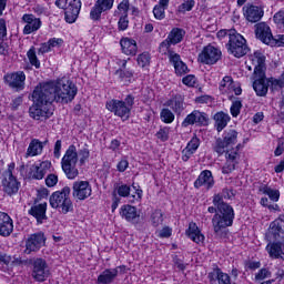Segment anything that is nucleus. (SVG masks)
Wrapping results in <instances>:
<instances>
[{"label": "nucleus", "instance_id": "obj_1", "mask_svg": "<svg viewBox=\"0 0 284 284\" xmlns=\"http://www.w3.org/2000/svg\"><path fill=\"white\" fill-rule=\"evenodd\" d=\"M78 92L77 84L65 78L40 83L33 90V104L29 109V116L34 121H48L54 114L52 103H72Z\"/></svg>", "mask_w": 284, "mask_h": 284}, {"label": "nucleus", "instance_id": "obj_2", "mask_svg": "<svg viewBox=\"0 0 284 284\" xmlns=\"http://www.w3.org/2000/svg\"><path fill=\"white\" fill-rule=\"evenodd\" d=\"M213 205L217 209V213L212 219V225L216 236H221V233L226 227H232L234 223V207L224 201H221V196H213Z\"/></svg>", "mask_w": 284, "mask_h": 284}, {"label": "nucleus", "instance_id": "obj_3", "mask_svg": "<svg viewBox=\"0 0 284 284\" xmlns=\"http://www.w3.org/2000/svg\"><path fill=\"white\" fill-rule=\"evenodd\" d=\"M251 61L254 65L252 75L253 90L257 97H266L270 90V81L265 75V55L261 51H256L251 55Z\"/></svg>", "mask_w": 284, "mask_h": 284}, {"label": "nucleus", "instance_id": "obj_4", "mask_svg": "<svg viewBox=\"0 0 284 284\" xmlns=\"http://www.w3.org/2000/svg\"><path fill=\"white\" fill-rule=\"evenodd\" d=\"M70 186H64L61 191L53 192L49 197V204L53 210H58L60 214L73 212L74 205L70 199Z\"/></svg>", "mask_w": 284, "mask_h": 284}, {"label": "nucleus", "instance_id": "obj_5", "mask_svg": "<svg viewBox=\"0 0 284 284\" xmlns=\"http://www.w3.org/2000/svg\"><path fill=\"white\" fill-rule=\"evenodd\" d=\"M134 106V95L129 94L123 100H110L106 102V110L109 112H113L115 116H120L123 121H128L130 119V114L132 112V108Z\"/></svg>", "mask_w": 284, "mask_h": 284}, {"label": "nucleus", "instance_id": "obj_6", "mask_svg": "<svg viewBox=\"0 0 284 284\" xmlns=\"http://www.w3.org/2000/svg\"><path fill=\"white\" fill-rule=\"evenodd\" d=\"M226 48L230 54H233L236 59H241V57H245V54L250 52L247 41L234 29L229 31V43L226 44Z\"/></svg>", "mask_w": 284, "mask_h": 284}, {"label": "nucleus", "instance_id": "obj_7", "mask_svg": "<svg viewBox=\"0 0 284 284\" xmlns=\"http://www.w3.org/2000/svg\"><path fill=\"white\" fill-rule=\"evenodd\" d=\"M77 163H79V153L77 152V146L71 144L61 160L62 170L68 179L72 180L79 176Z\"/></svg>", "mask_w": 284, "mask_h": 284}, {"label": "nucleus", "instance_id": "obj_8", "mask_svg": "<svg viewBox=\"0 0 284 284\" xmlns=\"http://www.w3.org/2000/svg\"><path fill=\"white\" fill-rule=\"evenodd\" d=\"M54 4L59 10H64V21L67 23H77L83 6L81 0H57Z\"/></svg>", "mask_w": 284, "mask_h": 284}, {"label": "nucleus", "instance_id": "obj_9", "mask_svg": "<svg viewBox=\"0 0 284 284\" xmlns=\"http://www.w3.org/2000/svg\"><path fill=\"white\" fill-rule=\"evenodd\" d=\"M236 141H239V132L234 129H229L224 131L223 139L219 138L214 145V152H216L220 156L225 154V150L231 148V145H235Z\"/></svg>", "mask_w": 284, "mask_h": 284}, {"label": "nucleus", "instance_id": "obj_10", "mask_svg": "<svg viewBox=\"0 0 284 284\" xmlns=\"http://www.w3.org/2000/svg\"><path fill=\"white\" fill-rule=\"evenodd\" d=\"M221 57H223V52L219 48L209 44L203 48L197 57V61L204 65H214L221 61Z\"/></svg>", "mask_w": 284, "mask_h": 284}, {"label": "nucleus", "instance_id": "obj_11", "mask_svg": "<svg viewBox=\"0 0 284 284\" xmlns=\"http://www.w3.org/2000/svg\"><path fill=\"white\" fill-rule=\"evenodd\" d=\"M32 273L31 276L37 281V283H44L50 278V266L44 258L38 257L32 262Z\"/></svg>", "mask_w": 284, "mask_h": 284}, {"label": "nucleus", "instance_id": "obj_12", "mask_svg": "<svg viewBox=\"0 0 284 284\" xmlns=\"http://www.w3.org/2000/svg\"><path fill=\"white\" fill-rule=\"evenodd\" d=\"M266 252L271 258H281L284 261V240L280 237H272L267 234Z\"/></svg>", "mask_w": 284, "mask_h": 284}, {"label": "nucleus", "instance_id": "obj_13", "mask_svg": "<svg viewBox=\"0 0 284 284\" xmlns=\"http://www.w3.org/2000/svg\"><path fill=\"white\" fill-rule=\"evenodd\" d=\"M189 125H200L205 128L210 125V116L205 112L194 110L192 113L186 115L182 122V128H189Z\"/></svg>", "mask_w": 284, "mask_h": 284}, {"label": "nucleus", "instance_id": "obj_14", "mask_svg": "<svg viewBox=\"0 0 284 284\" xmlns=\"http://www.w3.org/2000/svg\"><path fill=\"white\" fill-rule=\"evenodd\" d=\"M114 8V0H97L90 11L91 21H101L103 12H110Z\"/></svg>", "mask_w": 284, "mask_h": 284}, {"label": "nucleus", "instance_id": "obj_15", "mask_svg": "<svg viewBox=\"0 0 284 284\" xmlns=\"http://www.w3.org/2000/svg\"><path fill=\"white\" fill-rule=\"evenodd\" d=\"M45 245V234L43 232L33 233L28 236L26 241V254H32V252H39Z\"/></svg>", "mask_w": 284, "mask_h": 284}, {"label": "nucleus", "instance_id": "obj_16", "mask_svg": "<svg viewBox=\"0 0 284 284\" xmlns=\"http://www.w3.org/2000/svg\"><path fill=\"white\" fill-rule=\"evenodd\" d=\"M72 196L78 201H85L92 196V185L88 181H75L72 186Z\"/></svg>", "mask_w": 284, "mask_h": 284}, {"label": "nucleus", "instance_id": "obj_17", "mask_svg": "<svg viewBox=\"0 0 284 284\" xmlns=\"http://www.w3.org/2000/svg\"><path fill=\"white\" fill-rule=\"evenodd\" d=\"M4 81L9 88H12L16 92L26 90V73L23 71H17L4 75Z\"/></svg>", "mask_w": 284, "mask_h": 284}, {"label": "nucleus", "instance_id": "obj_18", "mask_svg": "<svg viewBox=\"0 0 284 284\" xmlns=\"http://www.w3.org/2000/svg\"><path fill=\"white\" fill-rule=\"evenodd\" d=\"M21 23H24L22 30L23 34H33V32H38L42 26L41 19L32 13H24L21 18Z\"/></svg>", "mask_w": 284, "mask_h": 284}, {"label": "nucleus", "instance_id": "obj_19", "mask_svg": "<svg viewBox=\"0 0 284 284\" xmlns=\"http://www.w3.org/2000/svg\"><path fill=\"white\" fill-rule=\"evenodd\" d=\"M2 176V191L8 194V196H14V194L19 192V187H21V182L10 172Z\"/></svg>", "mask_w": 284, "mask_h": 284}, {"label": "nucleus", "instance_id": "obj_20", "mask_svg": "<svg viewBox=\"0 0 284 284\" xmlns=\"http://www.w3.org/2000/svg\"><path fill=\"white\" fill-rule=\"evenodd\" d=\"M164 105L170 108L176 116H181L185 110V97L181 93L173 94L165 101Z\"/></svg>", "mask_w": 284, "mask_h": 284}, {"label": "nucleus", "instance_id": "obj_21", "mask_svg": "<svg viewBox=\"0 0 284 284\" xmlns=\"http://www.w3.org/2000/svg\"><path fill=\"white\" fill-rule=\"evenodd\" d=\"M120 215L122 219H125L128 223H132L133 225H139V223H141V213L135 206L130 204H124L121 206Z\"/></svg>", "mask_w": 284, "mask_h": 284}, {"label": "nucleus", "instance_id": "obj_22", "mask_svg": "<svg viewBox=\"0 0 284 284\" xmlns=\"http://www.w3.org/2000/svg\"><path fill=\"white\" fill-rule=\"evenodd\" d=\"M214 175H212V171L204 170L200 173L197 179L194 181L195 190H200V187H204V190L210 191L214 187Z\"/></svg>", "mask_w": 284, "mask_h": 284}, {"label": "nucleus", "instance_id": "obj_23", "mask_svg": "<svg viewBox=\"0 0 284 284\" xmlns=\"http://www.w3.org/2000/svg\"><path fill=\"white\" fill-rule=\"evenodd\" d=\"M243 12L246 21H250L251 23H257L260 19H263V14H265L261 7L253 4L244 6Z\"/></svg>", "mask_w": 284, "mask_h": 284}, {"label": "nucleus", "instance_id": "obj_24", "mask_svg": "<svg viewBox=\"0 0 284 284\" xmlns=\"http://www.w3.org/2000/svg\"><path fill=\"white\" fill-rule=\"evenodd\" d=\"M169 62L173 65L175 70V74L178 77H183V74H187V64L181 60V55L176 52L170 51L169 53Z\"/></svg>", "mask_w": 284, "mask_h": 284}, {"label": "nucleus", "instance_id": "obj_25", "mask_svg": "<svg viewBox=\"0 0 284 284\" xmlns=\"http://www.w3.org/2000/svg\"><path fill=\"white\" fill-rule=\"evenodd\" d=\"M267 234L273 239L284 240V214H281L270 224Z\"/></svg>", "mask_w": 284, "mask_h": 284}, {"label": "nucleus", "instance_id": "obj_26", "mask_svg": "<svg viewBox=\"0 0 284 284\" xmlns=\"http://www.w3.org/2000/svg\"><path fill=\"white\" fill-rule=\"evenodd\" d=\"M255 37L256 39H260L262 43H265L266 45H270V42L272 40V29H270V26L265 22H260L255 24Z\"/></svg>", "mask_w": 284, "mask_h": 284}, {"label": "nucleus", "instance_id": "obj_27", "mask_svg": "<svg viewBox=\"0 0 284 284\" xmlns=\"http://www.w3.org/2000/svg\"><path fill=\"white\" fill-rule=\"evenodd\" d=\"M12 232H14L12 217L8 213L0 211V236H10Z\"/></svg>", "mask_w": 284, "mask_h": 284}, {"label": "nucleus", "instance_id": "obj_28", "mask_svg": "<svg viewBox=\"0 0 284 284\" xmlns=\"http://www.w3.org/2000/svg\"><path fill=\"white\" fill-rule=\"evenodd\" d=\"M45 212H48V203H41V204H34L31 206V209L28 211V214L30 216H33L36 219L38 224L43 223V221H48V215H45Z\"/></svg>", "mask_w": 284, "mask_h": 284}, {"label": "nucleus", "instance_id": "obj_29", "mask_svg": "<svg viewBox=\"0 0 284 284\" xmlns=\"http://www.w3.org/2000/svg\"><path fill=\"white\" fill-rule=\"evenodd\" d=\"M119 270H125V266H118L115 268H105L97 280L98 284H111L113 281H116L119 276Z\"/></svg>", "mask_w": 284, "mask_h": 284}, {"label": "nucleus", "instance_id": "obj_30", "mask_svg": "<svg viewBox=\"0 0 284 284\" xmlns=\"http://www.w3.org/2000/svg\"><path fill=\"white\" fill-rule=\"evenodd\" d=\"M51 163L49 161H44L40 163V165L33 164L30 168L29 176L31 179H36V181H41L45 174H48V170H50Z\"/></svg>", "mask_w": 284, "mask_h": 284}, {"label": "nucleus", "instance_id": "obj_31", "mask_svg": "<svg viewBox=\"0 0 284 284\" xmlns=\"http://www.w3.org/2000/svg\"><path fill=\"white\" fill-rule=\"evenodd\" d=\"M185 234L187 239H190L191 241H193V243H196L197 245L199 243H203L205 241V235L201 233V229H199V225H196V223L194 222L189 223V227L186 229Z\"/></svg>", "mask_w": 284, "mask_h": 284}, {"label": "nucleus", "instance_id": "obj_32", "mask_svg": "<svg viewBox=\"0 0 284 284\" xmlns=\"http://www.w3.org/2000/svg\"><path fill=\"white\" fill-rule=\"evenodd\" d=\"M120 45L123 54H126V57H135L136 52L139 51L136 41L132 38H122L120 40Z\"/></svg>", "mask_w": 284, "mask_h": 284}, {"label": "nucleus", "instance_id": "obj_33", "mask_svg": "<svg viewBox=\"0 0 284 284\" xmlns=\"http://www.w3.org/2000/svg\"><path fill=\"white\" fill-rule=\"evenodd\" d=\"M45 142H41L38 139H33L31 140L27 152H26V159L30 158V156H39V154H41L43 152V144Z\"/></svg>", "mask_w": 284, "mask_h": 284}, {"label": "nucleus", "instance_id": "obj_34", "mask_svg": "<svg viewBox=\"0 0 284 284\" xmlns=\"http://www.w3.org/2000/svg\"><path fill=\"white\" fill-rule=\"evenodd\" d=\"M230 114L221 111L217 112L214 115V121H215V128L217 130V132H223V130H225V128H227V123H230Z\"/></svg>", "mask_w": 284, "mask_h": 284}, {"label": "nucleus", "instance_id": "obj_35", "mask_svg": "<svg viewBox=\"0 0 284 284\" xmlns=\"http://www.w3.org/2000/svg\"><path fill=\"white\" fill-rule=\"evenodd\" d=\"M170 6V0H159V3L153 8L154 18L158 21H163L165 19V10Z\"/></svg>", "mask_w": 284, "mask_h": 284}, {"label": "nucleus", "instance_id": "obj_36", "mask_svg": "<svg viewBox=\"0 0 284 284\" xmlns=\"http://www.w3.org/2000/svg\"><path fill=\"white\" fill-rule=\"evenodd\" d=\"M185 38V31L181 28H173L166 39L170 40V43H172V45H178V43H181V41H183V39Z\"/></svg>", "mask_w": 284, "mask_h": 284}, {"label": "nucleus", "instance_id": "obj_37", "mask_svg": "<svg viewBox=\"0 0 284 284\" xmlns=\"http://www.w3.org/2000/svg\"><path fill=\"white\" fill-rule=\"evenodd\" d=\"M258 192L265 194L271 201H274L275 203H277V201L281 199V191L274 190L265 184L258 187Z\"/></svg>", "mask_w": 284, "mask_h": 284}, {"label": "nucleus", "instance_id": "obj_38", "mask_svg": "<svg viewBox=\"0 0 284 284\" xmlns=\"http://www.w3.org/2000/svg\"><path fill=\"white\" fill-rule=\"evenodd\" d=\"M242 145L237 144L235 148L232 149H225V159H229L230 161H235L239 163L241 161V153L239 150H241Z\"/></svg>", "mask_w": 284, "mask_h": 284}, {"label": "nucleus", "instance_id": "obj_39", "mask_svg": "<svg viewBox=\"0 0 284 284\" xmlns=\"http://www.w3.org/2000/svg\"><path fill=\"white\" fill-rule=\"evenodd\" d=\"M27 58L29 59V62L36 70H39L41 68V61L37 57V48L31 47L30 50L27 52Z\"/></svg>", "mask_w": 284, "mask_h": 284}, {"label": "nucleus", "instance_id": "obj_40", "mask_svg": "<svg viewBox=\"0 0 284 284\" xmlns=\"http://www.w3.org/2000/svg\"><path fill=\"white\" fill-rule=\"evenodd\" d=\"M160 119L162 123H174L175 115L172 110L164 108L160 112Z\"/></svg>", "mask_w": 284, "mask_h": 284}, {"label": "nucleus", "instance_id": "obj_41", "mask_svg": "<svg viewBox=\"0 0 284 284\" xmlns=\"http://www.w3.org/2000/svg\"><path fill=\"white\" fill-rule=\"evenodd\" d=\"M170 132H172V129L170 126H162L155 133V136L159 141L165 143V141H170Z\"/></svg>", "mask_w": 284, "mask_h": 284}, {"label": "nucleus", "instance_id": "obj_42", "mask_svg": "<svg viewBox=\"0 0 284 284\" xmlns=\"http://www.w3.org/2000/svg\"><path fill=\"white\" fill-rule=\"evenodd\" d=\"M130 186L128 184H114L115 194H119L123 199H128L130 196Z\"/></svg>", "mask_w": 284, "mask_h": 284}, {"label": "nucleus", "instance_id": "obj_43", "mask_svg": "<svg viewBox=\"0 0 284 284\" xmlns=\"http://www.w3.org/2000/svg\"><path fill=\"white\" fill-rule=\"evenodd\" d=\"M151 223H152L153 227H159V225H163V211L155 210L151 214Z\"/></svg>", "mask_w": 284, "mask_h": 284}, {"label": "nucleus", "instance_id": "obj_44", "mask_svg": "<svg viewBox=\"0 0 284 284\" xmlns=\"http://www.w3.org/2000/svg\"><path fill=\"white\" fill-rule=\"evenodd\" d=\"M236 165H239V162L226 159L225 164L222 166V174H232L236 170Z\"/></svg>", "mask_w": 284, "mask_h": 284}, {"label": "nucleus", "instance_id": "obj_45", "mask_svg": "<svg viewBox=\"0 0 284 284\" xmlns=\"http://www.w3.org/2000/svg\"><path fill=\"white\" fill-rule=\"evenodd\" d=\"M172 45V42H170L169 38H166L164 41H162L159 45V52L160 54H168L169 59H170V52H174L172 51L170 48Z\"/></svg>", "mask_w": 284, "mask_h": 284}, {"label": "nucleus", "instance_id": "obj_46", "mask_svg": "<svg viewBox=\"0 0 284 284\" xmlns=\"http://www.w3.org/2000/svg\"><path fill=\"white\" fill-rule=\"evenodd\" d=\"M234 84V80L232 77H224L223 80L220 83V90L221 92H227V90L232 89V85Z\"/></svg>", "mask_w": 284, "mask_h": 284}, {"label": "nucleus", "instance_id": "obj_47", "mask_svg": "<svg viewBox=\"0 0 284 284\" xmlns=\"http://www.w3.org/2000/svg\"><path fill=\"white\" fill-rule=\"evenodd\" d=\"M150 53L144 52L138 55L136 62L140 68H148L150 65Z\"/></svg>", "mask_w": 284, "mask_h": 284}, {"label": "nucleus", "instance_id": "obj_48", "mask_svg": "<svg viewBox=\"0 0 284 284\" xmlns=\"http://www.w3.org/2000/svg\"><path fill=\"white\" fill-rule=\"evenodd\" d=\"M116 74H119L120 79H122V81H125V83H130L132 81V77H134V72L125 69L118 70Z\"/></svg>", "mask_w": 284, "mask_h": 284}, {"label": "nucleus", "instance_id": "obj_49", "mask_svg": "<svg viewBox=\"0 0 284 284\" xmlns=\"http://www.w3.org/2000/svg\"><path fill=\"white\" fill-rule=\"evenodd\" d=\"M242 108H243V103L241 102V100L233 101V103L231 105L232 116H234V118L239 116V114H241V109Z\"/></svg>", "mask_w": 284, "mask_h": 284}, {"label": "nucleus", "instance_id": "obj_50", "mask_svg": "<svg viewBox=\"0 0 284 284\" xmlns=\"http://www.w3.org/2000/svg\"><path fill=\"white\" fill-rule=\"evenodd\" d=\"M194 6H196V1L186 0L179 7V10L180 12H190L194 8Z\"/></svg>", "mask_w": 284, "mask_h": 284}, {"label": "nucleus", "instance_id": "obj_51", "mask_svg": "<svg viewBox=\"0 0 284 284\" xmlns=\"http://www.w3.org/2000/svg\"><path fill=\"white\" fill-rule=\"evenodd\" d=\"M268 80V85L271 90H281V88H284V81L283 80H277L274 78H270Z\"/></svg>", "mask_w": 284, "mask_h": 284}, {"label": "nucleus", "instance_id": "obj_52", "mask_svg": "<svg viewBox=\"0 0 284 284\" xmlns=\"http://www.w3.org/2000/svg\"><path fill=\"white\" fill-rule=\"evenodd\" d=\"M272 277V272L267 268H261L256 275H255V281H265V278H271Z\"/></svg>", "mask_w": 284, "mask_h": 284}, {"label": "nucleus", "instance_id": "obj_53", "mask_svg": "<svg viewBox=\"0 0 284 284\" xmlns=\"http://www.w3.org/2000/svg\"><path fill=\"white\" fill-rule=\"evenodd\" d=\"M201 145V140L196 136L192 138L191 141L186 144V149L191 150L192 152H196L199 146Z\"/></svg>", "mask_w": 284, "mask_h": 284}, {"label": "nucleus", "instance_id": "obj_54", "mask_svg": "<svg viewBox=\"0 0 284 284\" xmlns=\"http://www.w3.org/2000/svg\"><path fill=\"white\" fill-rule=\"evenodd\" d=\"M182 83L187 88H194L196 85V77L189 74L182 79Z\"/></svg>", "mask_w": 284, "mask_h": 284}, {"label": "nucleus", "instance_id": "obj_55", "mask_svg": "<svg viewBox=\"0 0 284 284\" xmlns=\"http://www.w3.org/2000/svg\"><path fill=\"white\" fill-rule=\"evenodd\" d=\"M130 26V20H128V14H122L118 22L119 30L124 31Z\"/></svg>", "mask_w": 284, "mask_h": 284}, {"label": "nucleus", "instance_id": "obj_56", "mask_svg": "<svg viewBox=\"0 0 284 284\" xmlns=\"http://www.w3.org/2000/svg\"><path fill=\"white\" fill-rule=\"evenodd\" d=\"M214 196H220L221 201H223V199H234V191L230 189H223L221 193H217Z\"/></svg>", "mask_w": 284, "mask_h": 284}, {"label": "nucleus", "instance_id": "obj_57", "mask_svg": "<svg viewBox=\"0 0 284 284\" xmlns=\"http://www.w3.org/2000/svg\"><path fill=\"white\" fill-rule=\"evenodd\" d=\"M221 274H223V271L219 266H216L215 268H213V272L209 273L207 277L212 283L213 281H219V278H221Z\"/></svg>", "mask_w": 284, "mask_h": 284}, {"label": "nucleus", "instance_id": "obj_58", "mask_svg": "<svg viewBox=\"0 0 284 284\" xmlns=\"http://www.w3.org/2000/svg\"><path fill=\"white\" fill-rule=\"evenodd\" d=\"M268 45H272V47L275 45L277 48H281V45H284V34L277 36L276 38L272 36L271 42H268Z\"/></svg>", "mask_w": 284, "mask_h": 284}, {"label": "nucleus", "instance_id": "obj_59", "mask_svg": "<svg viewBox=\"0 0 284 284\" xmlns=\"http://www.w3.org/2000/svg\"><path fill=\"white\" fill-rule=\"evenodd\" d=\"M8 37V27L6 26V19H0V41H3Z\"/></svg>", "mask_w": 284, "mask_h": 284}, {"label": "nucleus", "instance_id": "obj_60", "mask_svg": "<svg viewBox=\"0 0 284 284\" xmlns=\"http://www.w3.org/2000/svg\"><path fill=\"white\" fill-rule=\"evenodd\" d=\"M118 10H119V12H122V14H128V12L130 10V0H122L118 4Z\"/></svg>", "mask_w": 284, "mask_h": 284}, {"label": "nucleus", "instance_id": "obj_61", "mask_svg": "<svg viewBox=\"0 0 284 284\" xmlns=\"http://www.w3.org/2000/svg\"><path fill=\"white\" fill-rule=\"evenodd\" d=\"M57 183H59V176H57L55 174H49L45 179V185L48 187H54V185H57Z\"/></svg>", "mask_w": 284, "mask_h": 284}, {"label": "nucleus", "instance_id": "obj_62", "mask_svg": "<svg viewBox=\"0 0 284 284\" xmlns=\"http://www.w3.org/2000/svg\"><path fill=\"white\" fill-rule=\"evenodd\" d=\"M79 156H80V163H81V165H83V163H85V161H88V159H90V150H88L87 148L81 149L79 151Z\"/></svg>", "mask_w": 284, "mask_h": 284}, {"label": "nucleus", "instance_id": "obj_63", "mask_svg": "<svg viewBox=\"0 0 284 284\" xmlns=\"http://www.w3.org/2000/svg\"><path fill=\"white\" fill-rule=\"evenodd\" d=\"M220 278L217 280L219 284H232V278L227 273H220Z\"/></svg>", "mask_w": 284, "mask_h": 284}, {"label": "nucleus", "instance_id": "obj_64", "mask_svg": "<svg viewBox=\"0 0 284 284\" xmlns=\"http://www.w3.org/2000/svg\"><path fill=\"white\" fill-rule=\"evenodd\" d=\"M195 103H212V97L211 95H200L195 98Z\"/></svg>", "mask_w": 284, "mask_h": 284}]
</instances>
